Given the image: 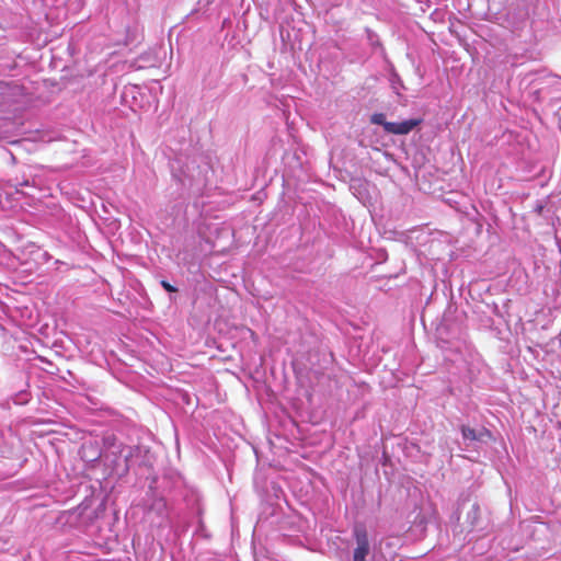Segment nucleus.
<instances>
[{"label":"nucleus","instance_id":"nucleus-4","mask_svg":"<svg viewBox=\"0 0 561 561\" xmlns=\"http://www.w3.org/2000/svg\"><path fill=\"white\" fill-rule=\"evenodd\" d=\"M461 434L465 440H481L484 432H477L474 428H471L469 426L462 425L461 426Z\"/></svg>","mask_w":561,"mask_h":561},{"label":"nucleus","instance_id":"nucleus-5","mask_svg":"<svg viewBox=\"0 0 561 561\" xmlns=\"http://www.w3.org/2000/svg\"><path fill=\"white\" fill-rule=\"evenodd\" d=\"M152 508H156L160 515H163L167 510V504L163 500H157L153 503Z\"/></svg>","mask_w":561,"mask_h":561},{"label":"nucleus","instance_id":"nucleus-2","mask_svg":"<svg viewBox=\"0 0 561 561\" xmlns=\"http://www.w3.org/2000/svg\"><path fill=\"white\" fill-rule=\"evenodd\" d=\"M355 548L353 549L352 561H368L370 556V542L366 528L363 525H356L353 529Z\"/></svg>","mask_w":561,"mask_h":561},{"label":"nucleus","instance_id":"nucleus-1","mask_svg":"<svg viewBox=\"0 0 561 561\" xmlns=\"http://www.w3.org/2000/svg\"><path fill=\"white\" fill-rule=\"evenodd\" d=\"M370 122L383 127L385 131L393 135H407L419 124V119H407L402 122H387L383 113H375L370 116Z\"/></svg>","mask_w":561,"mask_h":561},{"label":"nucleus","instance_id":"nucleus-6","mask_svg":"<svg viewBox=\"0 0 561 561\" xmlns=\"http://www.w3.org/2000/svg\"><path fill=\"white\" fill-rule=\"evenodd\" d=\"M161 285L162 287L167 290V291H170V293H174L176 291V288L174 286H172L170 283H168L167 280H161Z\"/></svg>","mask_w":561,"mask_h":561},{"label":"nucleus","instance_id":"nucleus-3","mask_svg":"<svg viewBox=\"0 0 561 561\" xmlns=\"http://www.w3.org/2000/svg\"><path fill=\"white\" fill-rule=\"evenodd\" d=\"M133 447L130 446H123L122 444L113 445L107 454L105 455L106 458H108V455H113L114 459L112 460L113 469L116 470L118 473L127 472L129 469V458L133 455Z\"/></svg>","mask_w":561,"mask_h":561}]
</instances>
